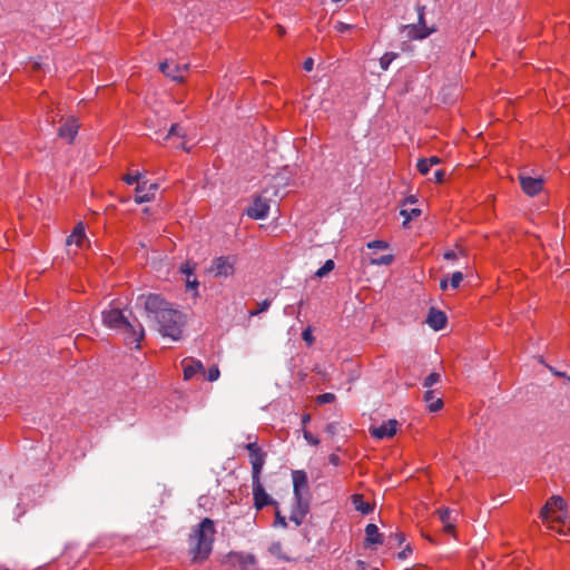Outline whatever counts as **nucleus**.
<instances>
[{
	"label": "nucleus",
	"instance_id": "nucleus-61",
	"mask_svg": "<svg viewBox=\"0 0 570 570\" xmlns=\"http://www.w3.org/2000/svg\"><path fill=\"white\" fill-rule=\"evenodd\" d=\"M302 306H304L303 301H301L299 304H298V307H302Z\"/></svg>",
	"mask_w": 570,
	"mask_h": 570
},
{
	"label": "nucleus",
	"instance_id": "nucleus-27",
	"mask_svg": "<svg viewBox=\"0 0 570 570\" xmlns=\"http://www.w3.org/2000/svg\"><path fill=\"white\" fill-rule=\"evenodd\" d=\"M394 257L391 254L382 255L379 257L370 258L371 265H390L393 262Z\"/></svg>",
	"mask_w": 570,
	"mask_h": 570
},
{
	"label": "nucleus",
	"instance_id": "nucleus-41",
	"mask_svg": "<svg viewBox=\"0 0 570 570\" xmlns=\"http://www.w3.org/2000/svg\"><path fill=\"white\" fill-rule=\"evenodd\" d=\"M404 539H405L404 534L402 532H397L394 535H391L389 538V544H391V546L394 543L401 544V543H403Z\"/></svg>",
	"mask_w": 570,
	"mask_h": 570
},
{
	"label": "nucleus",
	"instance_id": "nucleus-1",
	"mask_svg": "<svg viewBox=\"0 0 570 570\" xmlns=\"http://www.w3.org/2000/svg\"><path fill=\"white\" fill-rule=\"evenodd\" d=\"M138 301H144L148 317L156 322L157 330L163 336L173 341L180 340L186 323L185 315L180 311L173 308L168 302L157 294H150L146 297L141 295Z\"/></svg>",
	"mask_w": 570,
	"mask_h": 570
},
{
	"label": "nucleus",
	"instance_id": "nucleus-34",
	"mask_svg": "<svg viewBox=\"0 0 570 570\" xmlns=\"http://www.w3.org/2000/svg\"><path fill=\"white\" fill-rule=\"evenodd\" d=\"M462 281H463V274L461 272L453 273L451 276V287L454 289L458 288Z\"/></svg>",
	"mask_w": 570,
	"mask_h": 570
},
{
	"label": "nucleus",
	"instance_id": "nucleus-48",
	"mask_svg": "<svg viewBox=\"0 0 570 570\" xmlns=\"http://www.w3.org/2000/svg\"><path fill=\"white\" fill-rule=\"evenodd\" d=\"M313 66H314V60L312 58H307L304 61V63H303V68L306 71H312L313 70Z\"/></svg>",
	"mask_w": 570,
	"mask_h": 570
},
{
	"label": "nucleus",
	"instance_id": "nucleus-40",
	"mask_svg": "<svg viewBox=\"0 0 570 570\" xmlns=\"http://www.w3.org/2000/svg\"><path fill=\"white\" fill-rule=\"evenodd\" d=\"M302 338L308 344L312 345L314 343V336L312 334V328L307 327L302 333Z\"/></svg>",
	"mask_w": 570,
	"mask_h": 570
},
{
	"label": "nucleus",
	"instance_id": "nucleus-36",
	"mask_svg": "<svg viewBox=\"0 0 570 570\" xmlns=\"http://www.w3.org/2000/svg\"><path fill=\"white\" fill-rule=\"evenodd\" d=\"M367 247L370 249H386L389 247V244L384 240H373L367 243Z\"/></svg>",
	"mask_w": 570,
	"mask_h": 570
},
{
	"label": "nucleus",
	"instance_id": "nucleus-28",
	"mask_svg": "<svg viewBox=\"0 0 570 570\" xmlns=\"http://www.w3.org/2000/svg\"><path fill=\"white\" fill-rule=\"evenodd\" d=\"M335 267V264L332 259H327L324 265L318 268L315 273V275L320 278L326 276L330 272H332Z\"/></svg>",
	"mask_w": 570,
	"mask_h": 570
},
{
	"label": "nucleus",
	"instance_id": "nucleus-18",
	"mask_svg": "<svg viewBox=\"0 0 570 570\" xmlns=\"http://www.w3.org/2000/svg\"><path fill=\"white\" fill-rule=\"evenodd\" d=\"M426 323L430 327H432L435 331L442 330L446 324V316L443 312L431 308L426 318Z\"/></svg>",
	"mask_w": 570,
	"mask_h": 570
},
{
	"label": "nucleus",
	"instance_id": "nucleus-12",
	"mask_svg": "<svg viewBox=\"0 0 570 570\" xmlns=\"http://www.w3.org/2000/svg\"><path fill=\"white\" fill-rule=\"evenodd\" d=\"M519 180L522 190L529 196H535L542 190L543 179L541 177L533 178L525 174H520Z\"/></svg>",
	"mask_w": 570,
	"mask_h": 570
},
{
	"label": "nucleus",
	"instance_id": "nucleus-8",
	"mask_svg": "<svg viewBox=\"0 0 570 570\" xmlns=\"http://www.w3.org/2000/svg\"><path fill=\"white\" fill-rule=\"evenodd\" d=\"M268 212L269 200L264 196L255 197L253 204L246 209V214L253 219H265Z\"/></svg>",
	"mask_w": 570,
	"mask_h": 570
},
{
	"label": "nucleus",
	"instance_id": "nucleus-58",
	"mask_svg": "<svg viewBox=\"0 0 570 570\" xmlns=\"http://www.w3.org/2000/svg\"><path fill=\"white\" fill-rule=\"evenodd\" d=\"M550 371H551V373H552L553 375H556V372H558V371H557L556 368H553V367H550Z\"/></svg>",
	"mask_w": 570,
	"mask_h": 570
},
{
	"label": "nucleus",
	"instance_id": "nucleus-56",
	"mask_svg": "<svg viewBox=\"0 0 570 570\" xmlns=\"http://www.w3.org/2000/svg\"><path fill=\"white\" fill-rule=\"evenodd\" d=\"M176 147L177 148H183L185 150H188L185 142H180V144L176 145Z\"/></svg>",
	"mask_w": 570,
	"mask_h": 570
},
{
	"label": "nucleus",
	"instance_id": "nucleus-54",
	"mask_svg": "<svg viewBox=\"0 0 570 570\" xmlns=\"http://www.w3.org/2000/svg\"><path fill=\"white\" fill-rule=\"evenodd\" d=\"M276 28L279 36H283L285 33V29L282 26H277Z\"/></svg>",
	"mask_w": 570,
	"mask_h": 570
},
{
	"label": "nucleus",
	"instance_id": "nucleus-45",
	"mask_svg": "<svg viewBox=\"0 0 570 570\" xmlns=\"http://www.w3.org/2000/svg\"><path fill=\"white\" fill-rule=\"evenodd\" d=\"M180 272L185 274L187 277H190V275L193 274V267L188 263H186L180 267Z\"/></svg>",
	"mask_w": 570,
	"mask_h": 570
},
{
	"label": "nucleus",
	"instance_id": "nucleus-49",
	"mask_svg": "<svg viewBox=\"0 0 570 570\" xmlns=\"http://www.w3.org/2000/svg\"><path fill=\"white\" fill-rule=\"evenodd\" d=\"M444 258L448 261H454L456 258V253L454 250H448L444 253Z\"/></svg>",
	"mask_w": 570,
	"mask_h": 570
},
{
	"label": "nucleus",
	"instance_id": "nucleus-51",
	"mask_svg": "<svg viewBox=\"0 0 570 570\" xmlns=\"http://www.w3.org/2000/svg\"><path fill=\"white\" fill-rule=\"evenodd\" d=\"M409 552H411V549H410V547H406L403 551H401L399 553V558L400 559H405Z\"/></svg>",
	"mask_w": 570,
	"mask_h": 570
},
{
	"label": "nucleus",
	"instance_id": "nucleus-31",
	"mask_svg": "<svg viewBox=\"0 0 570 570\" xmlns=\"http://www.w3.org/2000/svg\"><path fill=\"white\" fill-rule=\"evenodd\" d=\"M142 174H140L139 171L135 173V174H128L124 177V180L128 184V185H132V184H139L141 183L142 180Z\"/></svg>",
	"mask_w": 570,
	"mask_h": 570
},
{
	"label": "nucleus",
	"instance_id": "nucleus-11",
	"mask_svg": "<svg viewBox=\"0 0 570 570\" xmlns=\"http://www.w3.org/2000/svg\"><path fill=\"white\" fill-rule=\"evenodd\" d=\"M158 189V184H148L146 180L136 186L135 202L137 204L151 202Z\"/></svg>",
	"mask_w": 570,
	"mask_h": 570
},
{
	"label": "nucleus",
	"instance_id": "nucleus-33",
	"mask_svg": "<svg viewBox=\"0 0 570 570\" xmlns=\"http://www.w3.org/2000/svg\"><path fill=\"white\" fill-rule=\"evenodd\" d=\"M441 379V375L439 373H431L430 375H428L424 380V387H430L432 385H434L435 383H438Z\"/></svg>",
	"mask_w": 570,
	"mask_h": 570
},
{
	"label": "nucleus",
	"instance_id": "nucleus-59",
	"mask_svg": "<svg viewBox=\"0 0 570 570\" xmlns=\"http://www.w3.org/2000/svg\"><path fill=\"white\" fill-rule=\"evenodd\" d=\"M287 308H288V307L284 308V312H285L286 314H291V311H287Z\"/></svg>",
	"mask_w": 570,
	"mask_h": 570
},
{
	"label": "nucleus",
	"instance_id": "nucleus-38",
	"mask_svg": "<svg viewBox=\"0 0 570 570\" xmlns=\"http://www.w3.org/2000/svg\"><path fill=\"white\" fill-rule=\"evenodd\" d=\"M335 400V395L332 393H324L317 396V403L326 404L332 403Z\"/></svg>",
	"mask_w": 570,
	"mask_h": 570
},
{
	"label": "nucleus",
	"instance_id": "nucleus-26",
	"mask_svg": "<svg viewBox=\"0 0 570 570\" xmlns=\"http://www.w3.org/2000/svg\"><path fill=\"white\" fill-rule=\"evenodd\" d=\"M399 57L396 52H386L380 58V66L383 70H387L391 62Z\"/></svg>",
	"mask_w": 570,
	"mask_h": 570
},
{
	"label": "nucleus",
	"instance_id": "nucleus-47",
	"mask_svg": "<svg viewBox=\"0 0 570 570\" xmlns=\"http://www.w3.org/2000/svg\"><path fill=\"white\" fill-rule=\"evenodd\" d=\"M186 286L188 289H196L198 286V282L196 278L190 279V277H187L186 279Z\"/></svg>",
	"mask_w": 570,
	"mask_h": 570
},
{
	"label": "nucleus",
	"instance_id": "nucleus-46",
	"mask_svg": "<svg viewBox=\"0 0 570 570\" xmlns=\"http://www.w3.org/2000/svg\"><path fill=\"white\" fill-rule=\"evenodd\" d=\"M444 176H445V173L443 169H438L435 173H434V180L436 183H442L444 180Z\"/></svg>",
	"mask_w": 570,
	"mask_h": 570
},
{
	"label": "nucleus",
	"instance_id": "nucleus-53",
	"mask_svg": "<svg viewBox=\"0 0 570 570\" xmlns=\"http://www.w3.org/2000/svg\"><path fill=\"white\" fill-rule=\"evenodd\" d=\"M330 461H331V463H333V464H337V462H338V458H337L336 455H334V454H333V455H331Z\"/></svg>",
	"mask_w": 570,
	"mask_h": 570
},
{
	"label": "nucleus",
	"instance_id": "nucleus-62",
	"mask_svg": "<svg viewBox=\"0 0 570 570\" xmlns=\"http://www.w3.org/2000/svg\"><path fill=\"white\" fill-rule=\"evenodd\" d=\"M568 380L570 381V375L568 376Z\"/></svg>",
	"mask_w": 570,
	"mask_h": 570
},
{
	"label": "nucleus",
	"instance_id": "nucleus-29",
	"mask_svg": "<svg viewBox=\"0 0 570 570\" xmlns=\"http://www.w3.org/2000/svg\"><path fill=\"white\" fill-rule=\"evenodd\" d=\"M570 517L568 515V512L566 511V508L562 509V512H557L550 518V520L547 523L550 522H557L560 524H566L569 521Z\"/></svg>",
	"mask_w": 570,
	"mask_h": 570
},
{
	"label": "nucleus",
	"instance_id": "nucleus-43",
	"mask_svg": "<svg viewBox=\"0 0 570 570\" xmlns=\"http://www.w3.org/2000/svg\"><path fill=\"white\" fill-rule=\"evenodd\" d=\"M304 438H305V440H306L308 443H311V444H313V445H316V444H318V443H320L318 439H317V438H315V436H314L311 432H308V431H304Z\"/></svg>",
	"mask_w": 570,
	"mask_h": 570
},
{
	"label": "nucleus",
	"instance_id": "nucleus-19",
	"mask_svg": "<svg viewBox=\"0 0 570 570\" xmlns=\"http://www.w3.org/2000/svg\"><path fill=\"white\" fill-rule=\"evenodd\" d=\"M86 240L85 226L82 223H79L72 234L67 238V245L71 246L75 244L77 247H81Z\"/></svg>",
	"mask_w": 570,
	"mask_h": 570
},
{
	"label": "nucleus",
	"instance_id": "nucleus-52",
	"mask_svg": "<svg viewBox=\"0 0 570 570\" xmlns=\"http://www.w3.org/2000/svg\"><path fill=\"white\" fill-rule=\"evenodd\" d=\"M440 287H441V289L445 291L448 288V281L446 279H442L441 283H440Z\"/></svg>",
	"mask_w": 570,
	"mask_h": 570
},
{
	"label": "nucleus",
	"instance_id": "nucleus-60",
	"mask_svg": "<svg viewBox=\"0 0 570 570\" xmlns=\"http://www.w3.org/2000/svg\"><path fill=\"white\" fill-rule=\"evenodd\" d=\"M287 308H288V307L284 308V312H285L286 314H291V311H287Z\"/></svg>",
	"mask_w": 570,
	"mask_h": 570
},
{
	"label": "nucleus",
	"instance_id": "nucleus-10",
	"mask_svg": "<svg viewBox=\"0 0 570 570\" xmlns=\"http://www.w3.org/2000/svg\"><path fill=\"white\" fill-rule=\"evenodd\" d=\"M567 507L566 501L560 495L551 497L544 507L541 509L540 517L544 522H548L550 518L557 512H562V509Z\"/></svg>",
	"mask_w": 570,
	"mask_h": 570
},
{
	"label": "nucleus",
	"instance_id": "nucleus-3",
	"mask_svg": "<svg viewBox=\"0 0 570 570\" xmlns=\"http://www.w3.org/2000/svg\"><path fill=\"white\" fill-rule=\"evenodd\" d=\"M102 322L107 327L121 332L125 335L126 344H135V347L139 348V344L145 336L144 327L139 322L137 324L130 323L119 308L104 311Z\"/></svg>",
	"mask_w": 570,
	"mask_h": 570
},
{
	"label": "nucleus",
	"instance_id": "nucleus-15",
	"mask_svg": "<svg viewBox=\"0 0 570 570\" xmlns=\"http://www.w3.org/2000/svg\"><path fill=\"white\" fill-rule=\"evenodd\" d=\"M397 425L399 423L396 420H390L377 428H373L371 433L380 440L384 438H392L396 433Z\"/></svg>",
	"mask_w": 570,
	"mask_h": 570
},
{
	"label": "nucleus",
	"instance_id": "nucleus-44",
	"mask_svg": "<svg viewBox=\"0 0 570 570\" xmlns=\"http://www.w3.org/2000/svg\"><path fill=\"white\" fill-rule=\"evenodd\" d=\"M275 524L284 528L287 525L285 517H283L279 511H276Z\"/></svg>",
	"mask_w": 570,
	"mask_h": 570
},
{
	"label": "nucleus",
	"instance_id": "nucleus-2",
	"mask_svg": "<svg viewBox=\"0 0 570 570\" xmlns=\"http://www.w3.org/2000/svg\"><path fill=\"white\" fill-rule=\"evenodd\" d=\"M215 532L214 522L208 518L193 529L189 537V553L194 563H202L208 559L213 550Z\"/></svg>",
	"mask_w": 570,
	"mask_h": 570
},
{
	"label": "nucleus",
	"instance_id": "nucleus-6",
	"mask_svg": "<svg viewBox=\"0 0 570 570\" xmlns=\"http://www.w3.org/2000/svg\"><path fill=\"white\" fill-rule=\"evenodd\" d=\"M253 483V495L254 507L257 510H262L266 505H277V502L265 491L261 483V479L252 480Z\"/></svg>",
	"mask_w": 570,
	"mask_h": 570
},
{
	"label": "nucleus",
	"instance_id": "nucleus-24",
	"mask_svg": "<svg viewBox=\"0 0 570 570\" xmlns=\"http://www.w3.org/2000/svg\"><path fill=\"white\" fill-rule=\"evenodd\" d=\"M268 552L282 561L288 562L292 560L287 554L283 552L282 543L278 541L271 543L268 547Z\"/></svg>",
	"mask_w": 570,
	"mask_h": 570
},
{
	"label": "nucleus",
	"instance_id": "nucleus-9",
	"mask_svg": "<svg viewBox=\"0 0 570 570\" xmlns=\"http://www.w3.org/2000/svg\"><path fill=\"white\" fill-rule=\"evenodd\" d=\"M293 485H294V499L295 500H308L306 494L308 490L307 475L302 470L293 471Z\"/></svg>",
	"mask_w": 570,
	"mask_h": 570
},
{
	"label": "nucleus",
	"instance_id": "nucleus-37",
	"mask_svg": "<svg viewBox=\"0 0 570 570\" xmlns=\"http://www.w3.org/2000/svg\"><path fill=\"white\" fill-rule=\"evenodd\" d=\"M219 375H220L219 368L217 366H213L208 370L207 380L209 382H215L219 379Z\"/></svg>",
	"mask_w": 570,
	"mask_h": 570
},
{
	"label": "nucleus",
	"instance_id": "nucleus-21",
	"mask_svg": "<svg viewBox=\"0 0 570 570\" xmlns=\"http://www.w3.org/2000/svg\"><path fill=\"white\" fill-rule=\"evenodd\" d=\"M232 557H234L237 560L239 567L243 570H248L250 566L256 564V558L254 554L250 553L236 552L233 553Z\"/></svg>",
	"mask_w": 570,
	"mask_h": 570
},
{
	"label": "nucleus",
	"instance_id": "nucleus-55",
	"mask_svg": "<svg viewBox=\"0 0 570 570\" xmlns=\"http://www.w3.org/2000/svg\"><path fill=\"white\" fill-rule=\"evenodd\" d=\"M556 376H559V377H567V379H568V376H569V375H567V373H564V372H560V371H559V372H556Z\"/></svg>",
	"mask_w": 570,
	"mask_h": 570
},
{
	"label": "nucleus",
	"instance_id": "nucleus-25",
	"mask_svg": "<svg viewBox=\"0 0 570 570\" xmlns=\"http://www.w3.org/2000/svg\"><path fill=\"white\" fill-rule=\"evenodd\" d=\"M171 137H179V138H184L185 137V130L184 128L178 125V124H174L171 125L169 131L167 132V135L164 137V141H167L169 140Z\"/></svg>",
	"mask_w": 570,
	"mask_h": 570
},
{
	"label": "nucleus",
	"instance_id": "nucleus-14",
	"mask_svg": "<svg viewBox=\"0 0 570 570\" xmlns=\"http://www.w3.org/2000/svg\"><path fill=\"white\" fill-rule=\"evenodd\" d=\"M181 366L184 370V379L190 380L195 376L196 373L202 372L205 373V367L203 363L193 357H187L181 361Z\"/></svg>",
	"mask_w": 570,
	"mask_h": 570
},
{
	"label": "nucleus",
	"instance_id": "nucleus-20",
	"mask_svg": "<svg viewBox=\"0 0 570 570\" xmlns=\"http://www.w3.org/2000/svg\"><path fill=\"white\" fill-rule=\"evenodd\" d=\"M366 543L370 544H381L382 543V534L379 531V528L374 523H370L365 528Z\"/></svg>",
	"mask_w": 570,
	"mask_h": 570
},
{
	"label": "nucleus",
	"instance_id": "nucleus-4",
	"mask_svg": "<svg viewBox=\"0 0 570 570\" xmlns=\"http://www.w3.org/2000/svg\"><path fill=\"white\" fill-rule=\"evenodd\" d=\"M424 6H416L417 23L403 26L402 29L407 31V37L414 40H422L435 32V28H429L424 17Z\"/></svg>",
	"mask_w": 570,
	"mask_h": 570
},
{
	"label": "nucleus",
	"instance_id": "nucleus-13",
	"mask_svg": "<svg viewBox=\"0 0 570 570\" xmlns=\"http://www.w3.org/2000/svg\"><path fill=\"white\" fill-rule=\"evenodd\" d=\"M160 71L167 77L171 78L175 81L184 80V71L188 69V65H175L171 66L167 60L161 62L159 66Z\"/></svg>",
	"mask_w": 570,
	"mask_h": 570
},
{
	"label": "nucleus",
	"instance_id": "nucleus-57",
	"mask_svg": "<svg viewBox=\"0 0 570 570\" xmlns=\"http://www.w3.org/2000/svg\"><path fill=\"white\" fill-rule=\"evenodd\" d=\"M302 421L304 424L307 423L309 421V415L308 414L304 415Z\"/></svg>",
	"mask_w": 570,
	"mask_h": 570
},
{
	"label": "nucleus",
	"instance_id": "nucleus-7",
	"mask_svg": "<svg viewBox=\"0 0 570 570\" xmlns=\"http://www.w3.org/2000/svg\"><path fill=\"white\" fill-rule=\"evenodd\" d=\"M235 258L233 256L217 257L213 261L210 272L216 277H227L234 274Z\"/></svg>",
	"mask_w": 570,
	"mask_h": 570
},
{
	"label": "nucleus",
	"instance_id": "nucleus-35",
	"mask_svg": "<svg viewBox=\"0 0 570 570\" xmlns=\"http://www.w3.org/2000/svg\"><path fill=\"white\" fill-rule=\"evenodd\" d=\"M269 305H271V302L268 299H265V301H263L262 303L258 304V308L257 309L250 311L249 315L250 316L258 315L259 313H263V312L267 311Z\"/></svg>",
	"mask_w": 570,
	"mask_h": 570
},
{
	"label": "nucleus",
	"instance_id": "nucleus-5",
	"mask_svg": "<svg viewBox=\"0 0 570 570\" xmlns=\"http://www.w3.org/2000/svg\"><path fill=\"white\" fill-rule=\"evenodd\" d=\"M246 449L249 452V461L252 464V480L261 479L266 454L262 451L256 442L246 444Z\"/></svg>",
	"mask_w": 570,
	"mask_h": 570
},
{
	"label": "nucleus",
	"instance_id": "nucleus-16",
	"mask_svg": "<svg viewBox=\"0 0 570 570\" xmlns=\"http://www.w3.org/2000/svg\"><path fill=\"white\" fill-rule=\"evenodd\" d=\"M79 125L75 118H68L59 128L58 135L62 139H67L68 142H72L77 132Z\"/></svg>",
	"mask_w": 570,
	"mask_h": 570
},
{
	"label": "nucleus",
	"instance_id": "nucleus-23",
	"mask_svg": "<svg viewBox=\"0 0 570 570\" xmlns=\"http://www.w3.org/2000/svg\"><path fill=\"white\" fill-rule=\"evenodd\" d=\"M424 401L428 403L429 410L431 412H436L441 410L443 402L441 399H435L434 391H428L424 394Z\"/></svg>",
	"mask_w": 570,
	"mask_h": 570
},
{
	"label": "nucleus",
	"instance_id": "nucleus-50",
	"mask_svg": "<svg viewBox=\"0 0 570 570\" xmlns=\"http://www.w3.org/2000/svg\"><path fill=\"white\" fill-rule=\"evenodd\" d=\"M430 166L439 165L441 159L436 156H432L426 159Z\"/></svg>",
	"mask_w": 570,
	"mask_h": 570
},
{
	"label": "nucleus",
	"instance_id": "nucleus-22",
	"mask_svg": "<svg viewBox=\"0 0 570 570\" xmlns=\"http://www.w3.org/2000/svg\"><path fill=\"white\" fill-rule=\"evenodd\" d=\"M438 514L442 523L444 524V531L452 533L454 531V523L451 521L452 511L448 508L438 510Z\"/></svg>",
	"mask_w": 570,
	"mask_h": 570
},
{
	"label": "nucleus",
	"instance_id": "nucleus-32",
	"mask_svg": "<svg viewBox=\"0 0 570 570\" xmlns=\"http://www.w3.org/2000/svg\"><path fill=\"white\" fill-rule=\"evenodd\" d=\"M420 214H421V210L417 208H413L411 212H407L404 209L401 210V215L405 217L403 225L405 226L409 223V220L417 217Z\"/></svg>",
	"mask_w": 570,
	"mask_h": 570
},
{
	"label": "nucleus",
	"instance_id": "nucleus-30",
	"mask_svg": "<svg viewBox=\"0 0 570 570\" xmlns=\"http://www.w3.org/2000/svg\"><path fill=\"white\" fill-rule=\"evenodd\" d=\"M354 504L356 510L361 511L364 514L371 511V505L368 503H365L361 495H354Z\"/></svg>",
	"mask_w": 570,
	"mask_h": 570
},
{
	"label": "nucleus",
	"instance_id": "nucleus-39",
	"mask_svg": "<svg viewBox=\"0 0 570 570\" xmlns=\"http://www.w3.org/2000/svg\"><path fill=\"white\" fill-rule=\"evenodd\" d=\"M416 167L422 175H426L431 166L429 165L428 160L423 158L417 161Z\"/></svg>",
	"mask_w": 570,
	"mask_h": 570
},
{
	"label": "nucleus",
	"instance_id": "nucleus-42",
	"mask_svg": "<svg viewBox=\"0 0 570 570\" xmlns=\"http://www.w3.org/2000/svg\"><path fill=\"white\" fill-rule=\"evenodd\" d=\"M334 28L338 32H345V31L352 30L354 28V26L353 24H348V23H344V22H341V21H337L335 23Z\"/></svg>",
	"mask_w": 570,
	"mask_h": 570
},
{
	"label": "nucleus",
	"instance_id": "nucleus-17",
	"mask_svg": "<svg viewBox=\"0 0 570 570\" xmlns=\"http://www.w3.org/2000/svg\"><path fill=\"white\" fill-rule=\"evenodd\" d=\"M308 512V500H295V507L291 513V521L295 522L296 525L302 524L305 515Z\"/></svg>",
	"mask_w": 570,
	"mask_h": 570
}]
</instances>
